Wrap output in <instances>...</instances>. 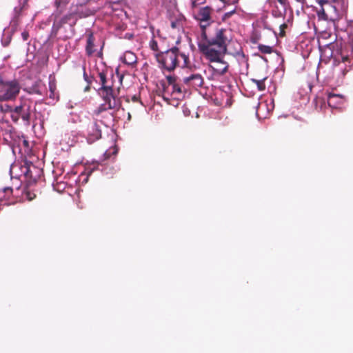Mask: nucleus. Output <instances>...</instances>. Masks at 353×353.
<instances>
[{"label": "nucleus", "mask_w": 353, "mask_h": 353, "mask_svg": "<svg viewBox=\"0 0 353 353\" xmlns=\"http://www.w3.org/2000/svg\"><path fill=\"white\" fill-rule=\"evenodd\" d=\"M183 83L188 86L196 88L202 86L203 79L199 74H192L189 77H184Z\"/></svg>", "instance_id": "obj_8"}, {"label": "nucleus", "mask_w": 353, "mask_h": 353, "mask_svg": "<svg viewBox=\"0 0 353 353\" xmlns=\"http://www.w3.org/2000/svg\"><path fill=\"white\" fill-rule=\"evenodd\" d=\"M1 41L3 46H7L10 41V37H8L5 40L2 39Z\"/></svg>", "instance_id": "obj_28"}, {"label": "nucleus", "mask_w": 353, "mask_h": 353, "mask_svg": "<svg viewBox=\"0 0 353 353\" xmlns=\"http://www.w3.org/2000/svg\"><path fill=\"white\" fill-rule=\"evenodd\" d=\"M95 81L99 85V87L96 90L105 103L94 110V115L99 117L108 110L119 109L120 99L117 97L113 89L114 81L112 71L105 68L98 72Z\"/></svg>", "instance_id": "obj_2"}, {"label": "nucleus", "mask_w": 353, "mask_h": 353, "mask_svg": "<svg viewBox=\"0 0 353 353\" xmlns=\"http://www.w3.org/2000/svg\"><path fill=\"white\" fill-rule=\"evenodd\" d=\"M331 1H332L334 3H336L338 5H339L343 1V0H319V3L321 6H323V4H327L330 2H331Z\"/></svg>", "instance_id": "obj_23"}, {"label": "nucleus", "mask_w": 353, "mask_h": 353, "mask_svg": "<svg viewBox=\"0 0 353 353\" xmlns=\"http://www.w3.org/2000/svg\"><path fill=\"white\" fill-rule=\"evenodd\" d=\"M70 0H55L54 3L58 10H61L63 6L66 5Z\"/></svg>", "instance_id": "obj_19"}, {"label": "nucleus", "mask_w": 353, "mask_h": 353, "mask_svg": "<svg viewBox=\"0 0 353 353\" xmlns=\"http://www.w3.org/2000/svg\"><path fill=\"white\" fill-rule=\"evenodd\" d=\"M23 111V107L21 106H17L14 108V112L12 113V117L14 121L18 120V117L19 115L21 116V117L26 120L28 119V116L26 114H24L22 113Z\"/></svg>", "instance_id": "obj_15"}, {"label": "nucleus", "mask_w": 353, "mask_h": 353, "mask_svg": "<svg viewBox=\"0 0 353 353\" xmlns=\"http://www.w3.org/2000/svg\"><path fill=\"white\" fill-rule=\"evenodd\" d=\"M212 9L209 6L201 8L196 16V19L201 23V32L205 31V28L210 24L211 21ZM206 33V32H205ZM202 33V32H201ZM201 34H200L201 35Z\"/></svg>", "instance_id": "obj_7"}, {"label": "nucleus", "mask_w": 353, "mask_h": 353, "mask_svg": "<svg viewBox=\"0 0 353 353\" xmlns=\"http://www.w3.org/2000/svg\"><path fill=\"white\" fill-rule=\"evenodd\" d=\"M19 84L14 81L0 83V101L14 99L19 92Z\"/></svg>", "instance_id": "obj_6"}, {"label": "nucleus", "mask_w": 353, "mask_h": 353, "mask_svg": "<svg viewBox=\"0 0 353 353\" xmlns=\"http://www.w3.org/2000/svg\"><path fill=\"white\" fill-rule=\"evenodd\" d=\"M228 34V30L221 28L217 30L214 35L209 39L203 30L197 39L200 52L213 63L211 68L218 74H223L228 68V64L222 59L230 41Z\"/></svg>", "instance_id": "obj_1"}, {"label": "nucleus", "mask_w": 353, "mask_h": 353, "mask_svg": "<svg viewBox=\"0 0 353 353\" xmlns=\"http://www.w3.org/2000/svg\"><path fill=\"white\" fill-rule=\"evenodd\" d=\"M328 105L332 108H339L343 103L344 99L341 94L330 93L327 98Z\"/></svg>", "instance_id": "obj_10"}, {"label": "nucleus", "mask_w": 353, "mask_h": 353, "mask_svg": "<svg viewBox=\"0 0 353 353\" xmlns=\"http://www.w3.org/2000/svg\"><path fill=\"white\" fill-rule=\"evenodd\" d=\"M168 81L167 85H173V84L177 83L176 79L174 76L168 75L166 77Z\"/></svg>", "instance_id": "obj_22"}, {"label": "nucleus", "mask_w": 353, "mask_h": 353, "mask_svg": "<svg viewBox=\"0 0 353 353\" xmlns=\"http://www.w3.org/2000/svg\"><path fill=\"white\" fill-rule=\"evenodd\" d=\"M344 63L345 66L349 65L350 67L353 65V51L352 52L351 57L349 55H345L343 53L340 54L338 58H335L334 61H339Z\"/></svg>", "instance_id": "obj_13"}, {"label": "nucleus", "mask_w": 353, "mask_h": 353, "mask_svg": "<svg viewBox=\"0 0 353 353\" xmlns=\"http://www.w3.org/2000/svg\"><path fill=\"white\" fill-rule=\"evenodd\" d=\"M274 108V101L272 99L270 100L268 103V101L260 102L256 108V116L260 118V113L265 110H267L268 112H270L273 110Z\"/></svg>", "instance_id": "obj_11"}, {"label": "nucleus", "mask_w": 353, "mask_h": 353, "mask_svg": "<svg viewBox=\"0 0 353 353\" xmlns=\"http://www.w3.org/2000/svg\"><path fill=\"white\" fill-rule=\"evenodd\" d=\"M97 163H92L85 168V174L86 175V178L83 179V183H86L88 181V176H90L94 172V170L97 168Z\"/></svg>", "instance_id": "obj_16"}, {"label": "nucleus", "mask_w": 353, "mask_h": 353, "mask_svg": "<svg viewBox=\"0 0 353 353\" xmlns=\"http://www.w3.org/2000/svg\"><path fill=\"white\" fill-rule=\"evenodd\" d=\"M21 9H22V8H18V7H16V8H14V12H15V13H16V14H19V13L21 12Z\"/></svg>", "instance_id": "obj_32"}, {"label": "nucleus", "mask_w": 353, "mask_h": 353, "mask_svg": "<svg viewBox=\"0 0 353 353\" xmlns=\"http://www.w3.org/2000/svg\"><path fill=\"white\" fill-rule=\"evenodd\" d=\"M179 55L183 59L182 67H188V57L185 54L180 53L179 48L176 47H173L165 52L157 53L156 59L162 70L172 72L179 65L178 58Z\"/></svg>", "instance_id": "obj_3"}, {"label": "nucleus", "mask_w": 353, "mask_h": 353, "mask_svg": "<svg viewBox=\"0 0 353 353\" xmlns=\"http://www.w3.org/2000/svg\"><path fill=\"white\" fill-rule=\"evenodd\" d=\"M94 38L93 36V34L92 32L88 34V39H87V45L85 47L86 52L87 54L90 56L93 54V53L95 52V50L94 49Z\"/></svg>", "instance_id": "obj_14"}, {"label": "nucleus", "mask_w": 353, "mask_h": 353, "mask_svg": "<svg viewBox=\"0 0 353 353\" xmlns=\"http://www.w3.org/2000/svg\"><path fill=\"white\" fill-rule=\"evenodd\" d=\"M197 1H199L198 3H201V4L204 3L205 1V0H197Z\"/></svg>", "instance_id": "obj_36"}, {"label": "nucleus", "mask_w": 353, "mask_h": 353, "mask_svg": "<svg viewBox=\"0 0 353 353\" xmlns=\"http://www.w3.org/2000/svg\"><path fill=\"white\" fill-rule=\"evenodd\" d=\"M132 100L134 101V102H138L139 101V98L137 96H133L132 98Z\"/></svg>", "instance_id": "obj_33"}, {"label": "nucleus", "mask_w": 353, "mask_h": 353, "mask_svg": "<svg viewBox=\"0 0 353 353\" xmlns=\"http://www.w3.org/2000/svg\"><path fill=\"white\" fill-rule=\"evenodd\" d=\"M187 88L182 86L179 83L173 85H163V99L164 101L171 103V99L174 100H181L184 97Z\"/></svg>", "instance_id": "obj_4"}, {"label": "nucleus", "mask_w": 353, "mask_h": 353, "mask_svg": "<svg viewBox=\"0 0 353 353\" xmlns=\"http://www.w3.org/2000/svg\"><path fill=\"white\" fill-rule=\"evenodd\" d=\"M89 90H90V86H89V85H88L85 88L84 91H85V92H87V91H88Z\"/></svg>", "instance_id": "obj_35"}, {"label": "nucleus", "mask_w": 353, "mask_h": 353, "mask_svg": "<svg viewBox=\"0 0 353 353\" xmlns=\"http://www.w3.org/2000/svg\"><path fill=\"white\" fill-rule=\"evenodd\" d=\"M12 193V188H5L3 190H0V200H2L5 197V194H10Z\"/></svg>", "instance_id": "obj_20"}, {"label": "nucleus", "mask_w": 353, "mask_h": 353, "mask_svg": "<svg viewBox=\"0 0 353 353\" xmlns=\"http://www.w3.org/2000/svg\"><path fill=\"white\" fill-rule=\"evenodd\" d=\"M259 50L261 52L264 54H270L272 52V48L268 46L259 45Z\"/></svg>", "instance_id": "obj_18"}, {"label": "nucleus", "mask_w": 353, "mask_h": 353, "mask_svg": "<svg viewBox=\"0 0 353 353\" xmlns=\"http://www.w3.org/2000/svg\"><path fill=\"white\" fill-rule=\"evenodd\" d=\"M198 1L197 0H193L192 2V7H196L198 5H199L200 3H198Z\"/></svg>", "instance_id": "obj_30"}, {"label": "nucleus", "mask_w": 353, "mask_h": 353, "mask_svg": "<svg viewBox=\"0 0 353 353\" xmlns=\"http://www.w3.org/2000/svg\"><path fill=\"white\" fill-rule=\"evenodd\" d=\"M181 21H182L181 18L177 19L175 21H171V27L173 29L179 28L181 26Z\"/></svg>", "instance_id": "obj_21"}, {"label": "nucleus", "mask_w": 353, "mask_h": 353, "mask_svg": "<svg viewBox=\"0 0 353 353\" xmlns=\"http://www.w3.org/2000/svg\"><path fill=\"white\" fill-rule=\"evenodd\" d=\"M104 155L105 156V158H109L110 157V153L108 152H105Z\"/></svg>", "instance_id": "obj_34"}, {"label": "nucleus", "mask_w": 353, "mask_h": 353, "mask_svg": "<svg viewBox=\"0 0 353 353\" xmlns=\"http://www.w3.org/2000/svg\"><path fill=\"white\" fill-rule=\"evenodd\" d=\"M130 117H131V116H130V113H128V119H130Z\"/></svg>", "instance_id": "obj_38"}, {"label": "nucleus", "mask_w": 353, "mask_h": 353, "mask_svg": "<svg viewBox=\"0 0 353 353\" xmlns=\"http://www.w3.org/2000/svg\"><path fill=\"white\" fill-rule=\"evenodd\" d=\"M298 2H301L302 0H296Z\"/></svg>", "instance_id": "obj_39"}, {"label": "nucleus", "mask_w": 353, "mask_h": 353, "mask_svg": "<svg viewBox=\"0 0 353 353\" xmlns=\"http://www.w3.org/2000/svg\"><path fill=\"white\" fill-rule=\"evenodd\" d=\"M78 19L77 14L72 12L65 15L61 18H57L52 15L50 20H53V26L52 28V32L56 34L57 32L63 27L64 25L68 24L70 27L72 28L77 23Z\"/></svg>", "instance_id": "obj_5"}, {"label": "nucleus", "mask_w": 353, "mask_h": 353, "mask_svg": "<svg viewBox=\"0 0 353 353\" xmlns=\"http://www.w3.org/2000/svg\"><path fill=\"white\" fill-rule=\"evenodd\" d=\"M101 137V132L99 125L96 122H92L88 127V141L93 143Z\"/></svg>", "instance_id": "obj_9"}, {"label": "nucleus", "mask_w": 353, "mask_h": 353, "mask_svg": "<svg viewBox=\"0 0 353 353\" xmlns=\"http://www.w3.org/2000/svg\"><path fill=\"white\" fill-rule=\"evenodd\" d=\"M232 87V86L231 85L223 86V91L229 95L231 93Z\"/></svg>", "instance_id": "obj_27"}, {"label": "nucleus", "mask_w": 353, "mask_h": 353, "mask_svg": "<svg viewBox=\"0 0 353 353\" xmlns=\"http://www.w3.org/2000/svg\"><path fill=\"white\" fill-rule=\"evenodd\" d=\"M272 13L275 17H282L285 14L286 8L284 6H279L276 4V2H272Z\"/></svg>", "instance_id": "obj_12"}, {"label": "nucleus", "mask_w": 353, "mask_h": 353, "mask_svg": "<svg viewBox=\"0 0 353 353\" xmlns=\"http://www.w3.org/2000/svg\"><path fill=\"white\" fill-rule=\"evenodd\" d=\"M21 36L23 37V39L24 41H26L28 38L29 34L27 32H22Z\"/></svg>", "instance_id": "obj_29"}, {"label": "nucleus", "mask_w": 353, "mask_h": 353, "mask_svg": "<svg viewBox=\"0 0 353 353\" xmlns=\"http://www.w3.org/2000/svg\"><path fill=\"white\" fill-rule=\"evenodd\" d=\"M54 86L51 84H50V93H49V97L51 99H54L56 98L55 93L54 92Z\"/></svg>", "instance_id": "obj_25"}, {"label": "nucleus", "mask_w": 353, "mask_h": 353, "mask_svg": "<svg viewBox=\"0 0 353 353\" xmlns=\"http://www.w3.org/2000/svg\"><path fill=\"white\" fill-rule=\"evenodd\" d=\"M108 115L110 116V118H112L113 117V112H109Z\"/></svg>", "instance_id": "obj_37"}, {"label": "nucleus", "mask_w": 353, "mask_h": 353, "mask_svg": "<svg viewBox=\"0 0 353 353\" xmlns=\"http://www.w3.org/2000/svg\"><path fill=\"white\" fill-rule=\"evenodd\" d=\"M150 47L153 51H158V44L157 41L152 39L150 42Z\"/></svg>", "instance_id": "obj_24"}, {"label": "nucleus", "mask_w": 353, "mask_h": 353, "mask_svg": "<svg viewBox=\"0 0 353 353\" xmlns=\"http://www.w3.org/2000/svg\"><path fill=\"white\" fill-rule=\"evenodd\" d=\"M265 79L261 80L252 79V81L255 83L259 91H263L265 89Z\"/></svg>", "instance_id": "obj_17"}, {"label": "nucleus", "mask_w": 353, "mask_h": 353, "mask_svg": "<svg viewBox=\"0 0 353 353\" xmlns=\"http://www.w3.org/2000/svg\"><path fill=\"white\" fill-rule=\"evenodd\" d=\"M272 2H276V4L279 6H284V7H287V3L285 0H274Z\"/></svg>", "instance_id": "obj_26"}, {"label": "nucleus", "mask_w": 353, "mask_h": 353, "mask_svg": "<svg viewBox=\"0 0 353 353\" xmlns=\"http://www.w3.org/2000/svg\"><path fill=\"white\" fill-rule=\"evenodd\" d=\"M83 77H84V79L89 83H90V81L89 80L86 73L84 72V74H83Z\"/></svg>", "instance_id": "obj_31"}]
</instances>
